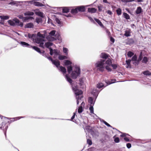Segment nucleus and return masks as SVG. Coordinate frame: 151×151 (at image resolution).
Here are the masks:
<instances>
[{
    "label": "nucleus",
    "mask_w": 151,
    "mask_h": 151,
    "mask_svg": "<svg viewBox=\"0 0 151 151\" xmlns=\"http://www.w3.org/2000/svg\"><path fill=\"white\" fill-rule=\"evenodd\" d=\"M104 124L108 127H111V128H113L109 124L107 123L106 122H104Z\"/></svg>",
    "instance_id": "nucleus-54"
},
{
    "label": "nucleus",
    "mask_w": 151,
    "mask_h": 151,
    "mask_svg": "<svg viewBox=\"0 0 151 151\" xmlns=\"http://www.w3.org/2000/svg\"><path fill=\"white\" fill-rule=\"evenodd\" d=\"M111 63V60L110 58H108L107 60L100 59L96 61L95 66L98 71L103 72L105 68L108 71L110 72L111 69L109 67Z\"/></svg>",
    "instance_id": "nucleus-2"
},
{
    "label": "nucleus",
    "mask_w": 151,
    "mask_h": 151,
    "mask_svg": "<svg viewBox=\"0 0 151 151\" xmlns=\"http://www.w3.org/2000/svg\"><path fill=\"white\" fill-rule=\"evenodd\" d=\"M33 36V35H31L29 34H28V37L29 38H32Z\"/></svg>",
    "instance_id": "nucleus-57"
},
{
    "label": "nucleus",
    "mask_w": 151,
    "mask_h": 151,
    "mask_svg": "<svg viewBox=\"0 0 151 151\" xmlns=\"http://www.w3.org/2000/svg\"><path fill=\"white\" fill-rule=\"evenodd\" d=\"M25 116H20V117H17L13 118H9L8 117H4L5 118H7L8 119H11L10 121H8V123H11L12 122H13L15 120H19L21 118H24Z\"/></svg>",
    "instance_id": "nucleus-10"
},
{
    "label": "nucleus",
    "mask_w": 151,
    "mask_h": 151,
    "mask_svg": "<svg viewBox=\"0 0 151 151\" xmlns=\"http://www.w3.org/2000/svg\"><path fill=\"white\" fill-rule=\"evenodd\" d=\"M80 67L77 65H75L71 74L72 78L74 79H76L80 74Z\"/></svg>",
    "instance_id": "nucleus-4"
},
{
    "label": "nucleus",
    "mask_w": 151,
    "mask_h": 151,
    "mask_svg": "<svg viewBox=\"0 0 151 151\" xmlns=\"http://www.w3.org/2000/svg\"><path fill=\"white\" fill-rule=\"evenodd\" d=\"M114 141L116 143H118L119 142V137H117L114 139Z\"/></svg>",
    "instance_id": "nucleus-50"
},
{
    "label": "nucleus",
    "mask_w": 151,
    "mask_h": 151,
    "mask_svg": "<svg viewBox=\"0 0 151 151\" xmlns=\"http://www.w3.org/2000/svg\"><path fill=\"white\" fill-rule=\"evenodd\" d=\"M111 66L113 69H116L117 68V65L116 64H112V61H111V63L110 65H109V68L111 69V71L112 70V69L111 68Z\"/></svg>",
    "instance_id": "nucleus-25"
},
{
    "label": "nucleus",
    "mask_w": 151,
    "mask_h": 151,
    "mask_svg": "<svg viewBox=\"0 0 151 151\" xmlns=\"http://www.w3.org/2000/svg\"><path fill=\"white\" fill-rule=\"evenodd\" d=\"M52 63L53 64L55 65L58 69L61 72L63 75H64L66 73V69L65 67L62 66H60V62L58 60H53Z\"/></svg>",
    "instance_id": "nucleus-5"
},
{
    "label": "nucleus",
    "mask_w": 151,
    "mask_h": 151,
    "mask_svg": "<svg viewBox=\"0 0 151 151\" xmlns=\"http://www.w3.org/2000/svg\"><path fill=\"white\" fill-rule=\"evenodd\" d=\"M76 115V113L74 112L73 114V115L72 116L71 119H67L68 120H70L72 121V120L74 118L75 115Z\"/></svg>",
    "instance_id": "nucleus-49"
},
{
    "label": "nucleus",
    "mask_w": 151,
    "mask_h": 151,
    "mask_svg": "<svg viewBox=\"0 0 151 151\" xmlns=\"http://www.w3.org/2000/svg\"><path fill=\"white\" fill-rule=\"evenodd\" d=\"M94 20L101 27L104 28V26L100 20L96 18H95Z\"/></svg>",
    "instance_id": "nucleus-24"
},
{
    "label": "nucleus",
    "mask_w": 151,
    "mask_h": 151,
    "mask_svg": "<svg viewBox=\"0 0 151 151\" xmlns=\"http://www.w3.org/2000/svg\"><path fill=\"white\" fill-rule=\"evenodd\" d=\"M69 12V9L67 7H64L63 9V12L64 13H67Z\"/></svg>",
    "instance_id": "nucleus-32"
},
{
    "label": "nucleus",
    "mask_w": 151,
    "mask_h": 151,
    "mask_svg": "<svg viewBox=\"0 0 151 151\" xmlns=\"http://www.w3.org/2000/svg\"><path fill=\"white\" fill-rule=\"evenodd\" d=\"M93 106H90L89 108V109L90 110V113L91 114H93Z\"/></svg>",
    "instance_id": "nucleus-45"
},
{
    "label": "nucleus",
    "mask_w": 151,
    "mask_h": 151,
    "mask_svg": "<svg viewBox=\"0 0 151 151\" xmlns=\"http://www.w3.org/2000/svg\"><path fill=\"white\" fill-rule=\"evenodd\" d=\"M36 21L37 23L39 24L40 23H42V19L41 18H37L36 19Z\"/></svg>",
    "instance_id": "nucleus-43"
},
{
    "label": "nucleus",
    "mask_w": 151,
    "mask_h": 151,
    "mask_svg": "<svg viewBox=\"0 0 151 151\" xmlns=\"http://www.w3.org/2000/svg\"><path fill=\"white\" fill-rule=\"evenodd\" d=\"M18 17L19 18L21 19L24 21H25L29 19H33V17H24L22 15H19L18 16Z\"/></svg>",
    "instance_id": "nucleus-12"
},
{
    "label": "nucleus",
    "mask_w": 151,
    "mask_h": 151,
    "mask_svg": "<svg viewBox=\"0 0 151 151\" xmlns=\"http://www.w3.org/2000/svg\"><path fill=\"white\" fill-rule=\"evenodd\" d=\"M86 6H77V7L78 8V12H84L86 10L85 9Z\"/></svg>",
    "instance_id": "nucleus-13"
},
{
    "label": "nucleus",
    "mask_w": 151,
    "mask_h": 151,
    "mask_svg": "<svg viewBox=\"0 0 151 151\" xmlns=\"http://www.w3.org/2000/svg\"><path fill=\"white\" fill-rule=\"evenodd\" d=\"M116 12L117 14L118 15H120L121 14L122 10L120 8H118L116 10Z\"/></svg>",
    "instance_id": "nucleus-44"
},
{
    "label": "nucleus",
    "mask_w": 151,
    "mask_h": 151,
    "mask_svg": "<svg viewBox=\"0 0 151 151\" xmlns=\"http://www.w3.org/2000/svg\"><path fill=\"white\" fill-rule=\"evenodd\" d=\"M0 18L3 20H7L9 19V17L6 16H1Z\"/></svg>",
    "instance_id": "nucleus-41"
},
{
    "label": "nucleus",
    "mask_w": 151,
    "mask_h": 151,
    "mask_svg": "<svg viewBox=\"0 0 151 151\" xmlns=\"http://www.w3.org/2000/svg\"><path fill=\"white\" fill-rule=\"evenodd\" d=\"M123 15L124 17L126 19H129V16L127 13H124Z\"/></svg>",
    "instance_id": "nucleus-39"
},
{
    "label": "nucleus",
    "mask_w": 151,
    "mask_h": 151,
    "mask_svg": "<svg viewBox=\"0 0 151 151\" xmlns=\"http://www.w3.org/2000/svg\"><path fill=\"white\" fill-rule=\"evenodd\" d=\"M58 59L60 60H63L65 59H67V57L64 55H59L58 56Z\"/></svg>",
    "instance_id": "nucleus-30"
},
{
    "label": "nucleus",
    "mask_w": 151,
    "mask_h": 151,
    "mask_svg": "<svg viewBox=\"0 0 151 151\" xmlns=\"http://www.w3.org/2000/svg\"><path fill=\"white\" fill-rule=\"evenodd\" d=\"M34 4L35 6L39 7H42L44 6V5L42 3L37 1L34 2Z\"/></svg>",
    "instance_id": "nucleus-18"
},
{
    "label": "nucleus",
    "mask_w": 151,
    "mask_h": 151,
    "mask_svg": "<svg viewBox=\"0 0 151 151\" xmlns=\"http://www.w3.org/2000/svg\"><path fill=\"white\" fill-rule=\"evenodd\" d=\"M96 86L97 88L99 89L104 87V85L103 83L99 82L97 84Z\"/></svg>",
    "instance_id": "nucleus-29"
},
{
    "label": "nucleus",
    "mask_w": 151,
    "mask_h": 151,
    "mask_svg": "<svg viewBox=\"0 0 151 151\" xmlns=\"http://www.w3.org/2000/svg\"><path fill=\"white\" fill-rule=\"evenodd\" d=\"M124 139L126 142H129V139L127 137H125L124 138Z\"/></svg>",
    "instance_id": "nucleus-59"
},
{
    "label": "nucleus",
    "mask_w": 151,
    "mask_h": 151,
    "mask_svg": "<svg viewBox=\"0 0 151 151\" xmlns=\"http://www.w3.org/2000/svg\"><path fill=\"white\" fill-rule=\"evenodd\" d=\"M77 6L75 8L73 9L71 11V12L72 14H75L77 13L78 12Z\"/></svg>",
    "instance_id": "nucleus-26"
},
{
    "label": "nucleus",
    "mask_w": 151,
    "mask_h": 151,
    "mask_svg": "<svg viewBox=\"0 0 151 151\" xmlns=\"http://www.w3.org/2000/svg\"><path fill=\"white\" fill-rule=\"evenodd\" d=\"M142 12V9L139 6L137 7V9L136 11V13L137 14H140Z\"/></svg>",
    "instance_id": "nucleus-27"
},
{
    "label": "nucleus",
    "mask_w": 151,
    "mask_h": 151,
    "mask_svg": "<svg viewBox=\"0 0 151 151\" xmlns=\"http://www.w3.org/2000/svg\"><path fill=\"white\" fill-rule=\"evenodd\" d=\"M87 143L90 145L92 144V142L91 140L87 139Z\"/></svg>",
    "instance_id": "nucleus-48"
},
{
    "label": "nucleus",
    "mask_w": 151,
    "mask_h": 151,
    "mask_svg": "<svg viewBox=\"0 0 151 151\" xmlns=\"http://www.w3.org/2000/svg\"><path fill=\"white\" fill-rule=\"evenodd\" d=\"M63 52L66 55H67L68 54V50L67 48L63 47Z\"/></svg>",
    "instance_id": "nucleus-47"
},
{
    "label": "nucleus",
    "mask_w": 151,
    "mask_h": 151,
    "mask_svg": "<svg viewBox=\"0 0 151 151\" xmlns=\"http://www.w3.org/2000/svg\"><path fill=\"white\" fill-rule=\"evenodd\" d=\"M33 24L32 23H29L27 24L26 25V27L27 28H33Z\"/></svg>",
    "instance_id": "nucleus-31"
},
{
    "label": "nucleus",
    "mask_w": 151,
    "mask_h": 151,
    "mask_svg": "<svg viewBox=\"0 0 151 151\" xmlns=\"http://www.w3.org/2000/svg\"><path fill=\"white\" fill-rule=\"evenodd\" d=\"M126 134L125 133H124L123 134H122L121 135V136L122 137H125L126 136Z\"/></svg>",
    "instance_id": "nucleus-64"
},
{
    "label": "nucleus",
    "mask_w": 151,
    "mask_h": 151,
    "mask_svg": "<svg viewBox=\"0 0 151 151\" xmlns=\"http://www.w3.org/2000/svg\"><path fill=\"white\" fill-rule=\"evenodd\" d=\"M45 57L47 58L49 60L51 61L52 62L53 61V60L52 59V58L50 56L47 57L46 55H45Z\"/></svg>",
    "instance_id": "nucleus-52"
},
{
    "label": "nucleus",
    "mask_w": 151,
    "mask_h": 151,
    "mask_svg": "<svg viewBox=\"0 0 151 151\" xmlns=\"http://www.w3.org/2000/svg\"><path fill=\"white\" fill-rule=\"evenodd\" d=\"M143 74L146 76H150L151 75V73L148 70H147L144 71L143 72Z\"/></svg>",
    "instance_id": "nucleus-42"
},
{
    "label": "nucleus",
    "mask_w": 151,
    "mask_h": 151,
    "mask_svg": "<svg viewBox=\"0 0 151 151\" xmlns=\"http://www.w3.org/2000/svg\"><path fill=\"white\" fill-rule=\"evenodd\" d=\"M110 40L111 42H112L114 43V39L112 37H111L110 38Z\"/></svg>",
    "instance_id": "nucleus-60"
},
{
    "label": "nucleus",
    "mask_w": 151,
    "mask_h": 151,
    "mask_svg": "<svg viewBox=\"0 0 151 151\" xmlns=\"http://www.w3.org/2000/svg\"><path fill=\"white\" fill-rule=\"evenodd\" d=\"M131 27H132V28H133V29L135 27V26L134 25V24H131Z\"/></svg>",
    "instance_id": "nucleus-63"
},
{
    "label": "nucleus",
    "mask_w": 151,
    "mask_h": 151,
    "mask_svg": "<svg viewBox=\"0 0 151 151\" xmlns=\"http://www.w3.org/2000/svg\"><path fill=\"white\" fill-rule=\"evenodd\" d=\"M114 81V80H111V81H109L108 82V83H107L109 84H110L114 83L115 82Z\"/></svg>",
    "instance_id": "nucleus-55"
},
{
    "label": "nucleus",
    "mask_w": 151,
    "mask_h": 151,
    "mask_svg": "<svg viewBox=\"0 0 151 151\" xmlns=\"http://www.w3.org/2000/svg\"><path fill=\"white\" fill-rule=\"evenodd\" d=\"M50 53L51 55H52L53 54L54 56H57L59 55V51H58L57 50H53L51 48L49 47Z\"/></svg>",
    "instance_id": "nucleus-9"
},
{
    "label": "nucleus",
    "mask_w": 151,
    "mask_h": 151,
    "mask_svg": "<svg viewBox=\"0 0 151 151\" xmlns=\"http://www.w3.org/2000/svg\"><path fill=\"white\" fill-rule=\"evenodd\" d=\"M127 147L128 148H130L131 147V145L130 143H128L127 144Z\"/></svg>",
    "instance_id": "nucleus-53"
},
{
    "label": "nucleus",
    "mask_w": 151,
    "mask_h": 151,
    "mask_svg": "<svg viewBox=\"0 0 151 151\" xmlns=\"http://www.w3.org/2000/svg\"><path fill=\"white\" fill-rule=\"evenodd\" d=\"M88 18L89 19L91 20V22L93 21V19L91 17L88 16Z\"/></svg>",
    "instance_id": "nucleus-61"
},
{
    "label": "nucleus",
    "mask_w": 151,
    "mask_h": 151,
    "mask_svg": "<svg viewBox=\"0 0 151 151\" xmlns=\"http://www.w3.org/2000/svg\"><path fill=\"white\" fill-rule=\"evenodd\" d=\"M35 14L37 15L40 16L42 17H43V13L42 12L39 11H36L35 12Z\"/></svg>",
    "instance_id": "nucleus-22"
},
{
    "label": "nucleus",
    "mask_w": 151,
    "mask_h": 151,
    "mask_svg": "<svg viewBox=\"0 0 151 151\" xmlns=\"http://www.w3.org/2000/svg\"><path fill=\"white\" fill-rule=\"evenodd\" d=\"M105 29L107 34L108 35V36H110L111 35V33L110 32H109L108 29H106V28H105Z\"/></svg>",
    "instance_id": "nucleus-51"
},
{
    "label": "nucleus",
    "mask_w": 151,
    "mask_h": 151,
    "mask_svg": "<svg viewBox=\"0 0 151 151\" xmlns=\"http://www.w3.org/2000/svg\"><path fill=\"white\" fill-rule=\"evenodd\" d=\"M12 1L9 3V4H10L12 5H17L18 4H19L21 3H24L26 4H27L30 3L32 4V2L34 1V0H32L30 1H18L12 0Z\"/></svg>",
    "instance_id": "nucleus-8"
},
{
    "label": "nucleus",
    "mask_w": 151,
    "mask_h": 151,
    "mask_svg": "<svg viewBox=\"0 0 151 151\" xmlns=\"http://www.w3.org/2000/svg\"><path fill=\"white\" fill-rule=\"evenodd\" d=\"M85 129L87 130L88 132H91V129L90 128V127L88 125H86Z\"/></svg>",
    "instance_id": "nucleus-37"
},
{
    "label": "nucleus",
    "mask_w": 151,
    "mask_h": 151,
    "mask_svg": "<svg viewBox=\"0 0 151 151\" xmlns=\"http://www.w3.org/2000/svg\"><path fill=\"white\" fill-rule=\"evenodd\" d=\"M100 91H99V90H97L96 89H93L92 92V94L93 95L95 96V98L96 99L98 95L100 92Z\"/></svg>",
    "instance_id": "nucleus-14"
},
{
    "label": "nucleus",
    "mask_w": 151,
    "mask_h": 151,
    "mask_svg": "<svg viewBox=\"0 0 151 151\" xmlns=\"http://www.w3.org/2000/svg\"><path fill=\"white\" fill-rule=\"evenodd\" d=\"M64 63L65 65H68L72 64V62L69 60H64Z\"/></svg>",
    "instance_id": "nucleus-36"
},
{
    "label": "nucleus",
    "mask_w": 151,
    "mask_h": 151,
    "mask_svg": "<svg viewBox=\"0 0 151 151\" xmlns=\"http://www.w3.org/2000/svg\"><path fill=\"white\" fill-rule=\"evenodd\" d=\"M106 12L107 13L110 15H111L112 14V12L109 10H108L107 12Z\"/></svg>",
    "instance_id": "nucleus-56"
},
{
    "label": "nucleus",
    "mask_w": 151,
    "mask_h": 151,
    "mask_svg": "<svg viewBox=\"0 0 151 151\" xmlns=\"http://www.w3.org/2000/svg\"><path fill=\"white\" fill-rule=\"evenodd\" d=\"M84 105L85 104L83 102H82V103L81 104V106L79 107L78 109V112L79 113H81L83 111V106L84 107Z\"/></svg>",
    "instance_id": "nucleus-15"
},
{
    "label": "nucleus",
    "mask_w": 151,
    "mask_h": 151,
    "mask_svg": "<svg viewBox=\"0 0 151 151\" xmlns=\"http://www.w3.org/2000/svg\"><path fill=\"white\" fill-rule=\"evenodd\" d=\"M44 33V34H41L40 32H38L37 34V36L40 37L37 38L35 40L36 43L39 44V46L42 48H44V40L43 38L46 37L47 36V32L44 30L42 32Z\"/></svg>",
    "instance_id": "nucleus-3"
},
{
    "label": "nucleus",
    "mask_w": 151,
    "mask_h": 151,
    "mask_svg": "<svg viewBox=\"0 0 151 151\" xmlns=\"http://www.w3.org/2000/svg\"><path fill=\"white\" fill-rule=\"evenodd\" d=\"M137 57L136 55H134L132 57V58L131 60L132 61H135V63H136V64H137Z\"/></svg>",
    "instance_id": "nucleus-34"
},
{
    "label": "nucleus",
    "mask_w": 151,
    "mask_h": 151,
    "mask_svg": "<svg viewBox=\"0 0 151 151\" xmlns=\"http://www.w3.org/2000/svg\"><path fill=\"white\" fill-rule=\"evenodd\" d=\"M72 67L71 66H68L67 67L68 72L69 73H70L71 71L72 70Z\"/></svg>",
    "instance_id": "nucleus-40"
},
{
    "label": "nucleus",
    "mask_w": 151,
    "mask_h": 151,
    "mask_svg": "<svg viewBox=\"0 0 151 151\" xmlns=\"http://www.w3.org/2000/svg\"><path fill=\"white\" fill-rule=\"evenodd\" d=\"M31 48H32L33 49H34V50H35L39 53H41V52L40 49L39 48L35 46H32V47H31Z\"/></svg>",
    "instance_id": "nucleus-28"
},
{
    "label": "nucleus",
    "mask_w": 151,
    "mask_h": 151,
    "mask_svg": "<svg viewBox=\"0 0 151 151\" xmlns=\"http://www.w3.org/2000/svg\"><path fill=\"white\" fill-rule=\"evenodd\" d=\"M19 43L23 47L31 48V47H32V45L24 42L21 41L20 42H19Z\"/></svg>",
    "instance_id": "nucleus-11"
},
{
    "label": "nucleus",
    "mask_w": 151,
    "mask_h": 151,
    "mask_svg": "<svg viewBox=\"0 0 151 151\" xmlns=\"http://www.w3.org/2000/svg\"><path fill=\"white\" fill-rule=\"evenodd\" d=\"M96 9L94 8H88V12L91 13L96 12Z\"/></svg>",
    "instance_id": "nucleus-20"
},
{
    "label": "nucleus",
    "mask_w": 151,
    "mask_h": 151,
    "mask_svg": "<svg viewBox=\"0 0 151 151\" xmlns=\"http://www.w3.org/2000/svg\"><path fill=\"white\" fill-rule=\"evenodd\" d=\"M134 54L133 53L129 51L128 52L127 55L128 56V57H131L134 55Z\"/></svg>",
    "instance_id": "nucleus-46"
},
{
    "label": "nucleus",
    "mask_w": 151,
    "mask_h": 151,
    "mask_svg": "<svg viewBox=\"0 0 151 151\" xmlns=\"http://www.w3.org/2000/svg\"><path fill=\"white\" fill-rule=\"evenodd\" d=\"M147 61V58L146 57H144L143 58L142 62L143 63H146Z\"/></svg>",
    "instance_id": "nucleus-38"
},
{
    "label": "nucleus",
    "mask_w": 151,
    "mask_h": 151,
    "mask_svg": "<svg viewBox=\"0 0 151 151\" xmlns=\"http://www.w3.org/2000/svg\"><path fill=\"white\" fill-rule=\"evenodd\" d=\"M131 31L130 29L127 30L125 31L124 35L126 37H129L131 36Z\"/></svg>",
    "instance_id": "nucleus-19"
},
{
    "label": "nucleus",
    "mask_w": 151,
    "mask_h": 151,
    "mask_svg": "<svg viewBox=\"0 0 151 151\" xmlns=\"http://www.w3.org/2000/svg\"><path fill=\"white\" fill-rule=\"evenodd\" d=\"M56 31L53 30L49 33V35L46 37V38L48 41H53L55 40V38L53 36H55Z\"/></svg>",
    "instance_id": "nucleus-7"
},
{
    "label": "nucleus",
    "mask_w": 151,
    "mask_h": 151,
    "mask_svg": "<svg viewBox=\"0 0 151 151\" xmlns=\"http://www.w3.org/2000/svg\"><path fill=\"white\" fill-rule=\"evenodd\" d=\"M8 22L10 25L12 26L17 25L22 27L23 25V23L20 22L19 20L16 18H14L12 20H9Z\"/></svg>",
    "instance_id": "nucleus-6"
},
{
    "label": "nucleus",
    "mask_w": 151,
    "mask_h": 151,
    "mask_svg": "<svg viewBox=\"0 0 151 151\" xmlns=\"http://www.w3.org/2000/svg\"><path fill=\"white\" fill-rule=\"evenodd\" d=\"M56 21L58 24H60V21L58 19H56Z\"/></svg>",
    "instance_id": "nucleus-62"
},
{
    "label": "nucleus",
    "mask_w": 151,
    "mask_h": 151,
    "mask_svg": "<svg viewBox=\"0 0 151 151\" xmlns=\"http://www.w3.org/2000/svg\"><path fill=\"white\" fill-rule=\"evenodd\" d=\"M131 60H128L126 61V62L127 65V68H131V66L130 65V63Z\"/></svg>",
    "instance_id": "nucleus-33"
},
{
    "label": "nucleus",
    "mask_w": 151,
    "mask_h": 151,
    "mask_svg": "<svg viewBox=\"0 0 151 151\" xmlns=\"http://www.w3.org/2000/svg\"><path fill=\"white\" fill-rule=\"evenodd\" d=\"M34 14V12L28 11L24 13V16H32Z\"/></svg>",
    "instance_id": "nucleus-23"
},
{
    "label": "nucleus",
    "mask_w": 151,
    "mask_h": 151,
    "mask_svg": "<svg viewBox=\"0 0 151 151\" xmlns=\"http://www.w3.org/2000/svg\"><path fill=\"white\" fill-rule=\"evenodd\" d=\"M109 56V55L105 53H102L101 56V57L103 58L102 59H104L105 60L108 59Z\"/></svg>",
    "instance_id": "nucleus-17"
},
{
    "label": "nucleus",
    "mask_w": 151,
    "mask_h": 151,
    "mask_svg": "<svg viewBox=\"0 0 151 151\" xmlns=\"http://www.w3.org/2000/svg\"><path fill=\"white\" fill-rule=\"evenodd\" d=\"M93 101V99L91 97H89L88 99V102L90 104V106H93L96 100Z\"/></svg>",
    "instance_id": "nucleus-16"
},
{
    "label": "nucleus",
    "mask_w": 151,
    "mask_h": 151,
    "mask_svg": "<svg viewBox=\"0 0 151 151\" xmlns=\"http://www.w3.org/2000/svg\"><path fill=\"white\" fill-rule=\"evenodd\" d=\"M103 1L104 2L108 4H111V2H108L107 0H103Z\"/></svg>",
    "instance_id": "nucleus-58"
},
{
    "label": "nucleus",
    "mask_w": 151,
    "mask_h": 151,
    "mask_svg": "<svg viewBox=\"0 0 151 151\" xmlns=\"http://www.w3.org/2000/svg\"><path fill=\"white\" fill-rule=\"evenodd\" d=\"M52 43L50 42H48L45 44V46L47 48H49V47L50 46H52Z\"/></svg>",
    "instance_id": "nucleus-35"
},
{
    "label": "nucleus",
    "mask_w": 151,
    "mask_h": 151,
    "mask_svg": "<svg viewBox=\"0 0 151 151\" xmlns=\"http://www.w3.org/2000/svg\"><path fill=\"white\" fill-rule=\"evenodd\" d=\"M65 78L66 80L72 85L73 90L74 93L77 100V104L78 105L80 103L84 101H83V97L82 96V91L78 89V86L76 83H74L72 84L73 81L72 80L69 78L67 75H65Z\"/></svg>",
    "instance_id": "nucleus-1"
},
{
    "label": "nucleus",
    "mask_w": 151,
    "mask_h": 151,
    "mask_svg": "<svg viewBox=\"0 0 151 151\" xmlns=\"http://www.w3.org/2000/svg\"><path fill=\"white\" fill-rule=\"evenodd\" d=\"M143 58V55L142 53V52H141L139 56V58L137 60V64H138L139 63V62L142 60Z\"/></svg>",
    "instance_id": "nucleus-21"
}]
</instances>
